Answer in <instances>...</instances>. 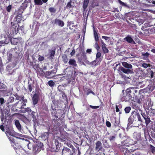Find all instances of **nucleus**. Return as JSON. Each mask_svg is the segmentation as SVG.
I'll use <instances>...</instances> for the list:
<instances>
[{
    "mask_svg": "<svg viewBox=\"0 0 155 155\" xmlns=\"http://www.w3.org/2000/svg\"><path fill=\"white\" fill-rule=\"evenodd\" d=\"M67 6L69 7H71V5L70 2H69L68 3Z\"/></svg>",
    "mask_w": 155,
    "mask_h": 155,
    "instance_id": "nucleus-60",
    "label": "nucleus"
},
{
    "mask_svg": "<svg viewBox=\"0 0 155 155\" xmlns=\"http://www.w3.org/2000/svg\"><path fill=\"white\" fill-rule=\"evenodd\" d=\"M48 84L49 86L52 87L54 86L55 83L52 81H50L48 82Z\"/></svg>",
    "mask_w": 155,
    "mask_h": 155,
    "instance_id": "nucleus-40",
    "label": "nucleus"
},
{
    "mask_svg": "<svg viewBox=\"0 0 155 155\" xmlns=\"http://www.w3.org/2000/svg\"><path fill=\"white\" fill-rule=\"evenodd\" d=\"M89 2V0H84L83 5V8L84 11H85L86 9L87 8Z\"/></svg>",
    "mask_w": 155,
    "mask_h": 155,
    "instance_id": "nucleus-26",
    "label": "nucleus"
},
{
    "mask_svg": "<svg viewBox=\"0 0 155 155\" xmlns=\"http://www.w3.org/2000/svg\"><path fill=\"white\" fill-rule=\"evenodd\" d=\"M16 21L18 22H19L22 20V17L21 16H18L16 17Z\"/></svg>",
    "mask_w": 155,
    "mask_h": 155,
    "instance_id": "nucleus-45",
    "label": "nucleus"
},
{
    "mask_svg": "<svg viewBox=\"0 0 155 155\" xmlns=\"http://www.w3.org/2000/svg\"><path fill=\"white\" fill-rule=\"evenodd\" d=\"M123 94L121 96V100L122 101H130L132 97L130 95L131 91L130 89H127L125 91H123Z\"/></svg>",
    "mask_w": 155,
    "mask_h": 155,
    "instance_id": "nucleus-3",
    "label": "nucleus"
},
{
    "mask_svg": "<svg viewBox=\"0 0 155 155\" xmlns=\"http://www.w3.org/2000/svg\"><path fill=\"white\" fill-rule=\"evenodd\" d=\"M12 5H9L6 8V10L8 12H10L12 10Z\"/></svg>",
    "mask_w": 155,
    "mask_h": 155,
    "instance_id": "nucleus-43",
    "label": "nucleus"
},
{
    "mask_svg": "<svg viewBox=\"0 0 155 155\" xmlns=\"http://www.w3.org/2000/svg\"><path fill=\"white\" fill-rule=\"evenodd\" d=\"M102 58L101 56V53L100 52H97L96 55V60L97 61H98V62H100L102 60Z\"/></svg>",
    "mask_w": 155,
    "mask_h": 155,
    "instance_id": "nucleus-20",
    "label": "nucleus"
},
{
    "mask_svg": "<svg viewBox=\"0 0 155 155\" xmlns=\"http://www.w3.org/2000/svg\"><path fill=\"white\" fill-rule=\"evenodd\" d=\"M150 55V54L147 52L146 53H142L141 56L142 57V59L143 60H147Z\"/></svg>",
    "mask_w": 155,
    "mask_h": 155,
    "instance_id": "nucleus-23",
    "label": "nucleus"
},
{
    "mask_svg": "<svg viewBox=\"0 0 155 155\" xmlns=\"http://www.w3.org/2000/svg\"><path fill=\"white\" fill-rule=\"evenodd\" d=\"M21 39V38H12L11 39L10 41L12 44L16 45L18 43L20 42Z\"/></svg>",
    "mask_w": 155,
    "mask_h": 155,
    "instance_id": "nucleus-10",
    "label": "nucleus"
},
{
    "mask_svg": "<svg viewBox=\"0 0 155 155\" xmlns=\"http://www.w3.org/2000/svg\"><path fill=\"white\" fill-rule=\"evenodd\" d=\"M106 126L108 127H110L111 126L110 123L109 121H107L106 122Z\"/></svg>",
    "mask_w": 155,
    "mask_h": 155,
    "instance_id": "nucleus-50",
    "label": "nucleus"
},
{
    "mask_svg": "<svg viewBox=\"0 0 155 155\" xmlns=\"http://www.w3.org/2000/svg\"><path fill=\"white\" fill-rule=\"evenodd\" d=\"M151 1V2H149L150 3H152L153 4L155 5V1Z\"/></svg>",
    "mask_w": 155,
    "mask_h": 155,
    "instance_id": "nucleus-64",
    "label": "nucleus"
},
{
    "mask_svg": "<svg viewBox=\"0 0 155 155\" xmlns=\"http://www.w3.org/2000/svg\"><path fill=\"white\" fill-rule=\"evenodd\" d=\"M53 72L52 71H46L45 73V77L47 78H49V76Z\"/></svg>",
    "mask_w": 155,
    "mask_h": 155,
    "instance_id": "nucleus-34",
    "label": "nucleus"
},
{
    "mask_svg": "<svg viewBox=\"0 0 155 155\" xmlns=\"http://www.w3.org/2000/svg\"><path fill=\"white\" fill-rule=\"evenodd\" d=\"M141 114L144 119L147 117L146 114L142 112Z\"/></svg>",
    "mask_w": 155,
    "mask_h": 155,
    "instance_id": "nucleus-54",
    "label": "nucleus"
},
{
    "mask_svg": "<svg viewBox=\"0 0 155 155\" xmlns=\"http://www.w3.org/2000/svg\"><path fill=\"white\" fill-rule=\"evenodd\" d=\"M145 121V123L146 126H147V125L150 123L151 122V120L150 118L148 117H147L144 119Z\"/></svg>",
    "mask_w": 155,
    "mask_h": 155,
    "instance_id": "nucleus-38",
    "label": "nucleus"
},
{
    "mask_svg": "<svg viewBox=\"0 0 155 155\" xmlns=\"http://www.w3.org/2000/svg\"><path fill=\"white\" fill-rule=\"evenodd\" d=\"M94 37L95 38V40L96 41H98L99 39L97 33L94 30Z\"/></svg>",
    "mask_w": 155,
    "mask_h": 155,
    "instance_id": "nucleus-33",
    "label": "nucleus"
},
{
    "mask_svg": "<svg viewBox=\"0 0 155 155\" xmlns=\"http://www.w3.org/2000/svg\"><path fill=\"white\" fill-rule=\"evenodd\" d=\"M102 143L100 141H98L96 143L95 150L96 151H99L102 149Z\"/></svg>",
    "mask_w": 155,
    "mask_h": 155,
    "instance_id": "nucleus-14",
    "label": "nucleus"
},
{
    "mask_svg": "<svg viewBox=\"0 0 155 155\" xmlns=\"http://www.w3.org/2000/svg\"><path fill=\"white\" fill-rule=\"evenodd\" d=\"M6 70H7V72H8L7 73L9 75H10L12 74H14V69H13V68L9 66H8L7 67Z\"/></svg>",
    "mask_w": 155,
    "mask_h": 155,
    "instance_id": "nucleus-15",
    "label": "nucleus"
},
{
    "mask_svg": "<svg viewBox=\"0 0 155 155\" xmlns=\"http://www.w3.org/2000/svg\"><path fill=\"white\" fill-rule=\"evenodd\" d=\"M120 70L124 73L127 74H132L134 73L133 69H126L124 68L123 67H121L120 68Z\"/></svg>",
    "mask_w": 155,
    "mask_h": 155,
    "instance_id": "nucleus-9",
    "label": "nucleus"
},
{
    "mask_svg": "<svg viewBox=\"0 0 155 155\" xmlns=\"http://www.w3.org/2000/svg\"><path fill=\"white\" fill-rule=\"evenodd\" d=\"M153 105L152 103L150 100H148L147 102L145 103L144 104L143 106L146 109V112H147V110H149L150 108H151V106Z\"/></svg>",
    "mask_w": 155,
    "mask_h": 155,
    "instance_id": "nucleus-8",
    "label": "nucleus"
},
{
    "mask_svg": "<svg viewBox=\"0 0 155 155\" xmlns=\"http://www.w3.org/2000/svg\"><path fill=\"white\" fill-rule=\"evenodd\" d=\"M131 110V107H126L124 109V110L126 113H128Z\"/></svg>",
    "mask_w": 155,
    "mask_h": 155,
    "instance_id": "nucleus-41",
    "label": "nucleus"
},
{
    "mask_svg": "<svg viewBox=\"0 0 155 155\" xmlns=\"http://www.w3.org/2000/svg\"><path fill=\"white\" fill-rule=\"evenodd\" d=\"M147 112H150L151 116H155V110L152 107L150 108L149 110H148Z\"/></svg>",
    "mask_w": 155,
    "mask_h": 155,
    "instance_id": "nucleus-29",
    "label": "nucleus"
},
{
    "mask_svg": "<svg viewBox=\"0 0 155 155\" xmlns=\"http://www.w3.org/2000/svg\"><path fill=\"white\" fill-rule=\"evenodd\" d=\"M128 140H126L124 141L122 143V144L124 146L128 147L129 146V145H131L130 143H127V142H129L128 141ZM131 145H132V144H131Z\"/></svg>",
    "mask_w": 155,
    "mask_h": 155,
    "instance_id": "nucleus-37",
    "label": "nucleus"
},
{
    "mask_svg": "<svg viewBox=\"0 0 155 155\" xmlns=\"http://www.w3.org/2000/svg\"><path fill=\"white\" fill-rule=\"evenodd\" d=\"M84 91L85 92L86 91V94L87 95H89L90 93H92L93 94H94V93L90 89H88V90H87V91H86V88H84Z\"/></svg>",
    "mask_w": 155,
    "mask_h": 155,
    "instance_id": "nucleus-35",
    "label": "nucleus"
},
{
    "mask_svg": "<svg viewBox=\"0 0 155 155\" xmlns=\"http://www.w3.org/2000/svg\"><path fill=\"white\" fill-rule=\"evenodd\" d=\"M100 63V62H98V61H97L96 60L91 62H89L88 64L90 65L91 66L93 67L99 64Z\"/></svg>",
    "mask_w": 155,
    "mask_h": 155,
    "instance_id": "nucleus-21",
    "label": "nucleus"
},
{
    "mask_svg": "<svg viewBox=\"0 0 155 155\" xmlns=\"http://www.w3.org/2000/svg\"><path fill=\"white\" fill-rule=\"evenodd\" d=\"M49 53L50 55V58L51 59L53 58L55 54V51L53 50H50L49 51Z\"/></svg>",
    "mask_w": 155,
    "mask_h": 155,
    "instance_id": "nucleus-30",
    "label": "nucleus"
},
{
    "mask_svg": "<svg viewBox=\"0 0 155 155\" xmlns=\"http://www.w3.org/2000/svg\"><path fill=\"white\" fill-rule=\"evenodd\" d=\"M124 40L129 43H131L133 42H134L133 39L129 35H128L126 38H124Z\"/></svg>",
    "mask_w": 155,
    "mask_h": 155,
    "instance_id": "nucleus-22",
    "label": "nucleus"
},
{
    "mask_svg": "<svg viewBox=\"0 0 155 155\" xmlns=\"http://www.w3.org/2000/svg\"><path fill=\"white\" fill-rule=\"evenodd\" d=\"M133 117L134 119H135L136 117L138 119V121L142 122V120L141 118L140 114L138 111H134L132 113V115L131 117Z\"/></svg>",
    "mask_w": 155,
    "mask_h": 155,
    "instance_id": "nucleus-7",
    "label": "nucleus"
},
{
    "mask_svg": "<svg viewBox=\"0 0 155 155\" xmlns=\"http://www.w3.org/2000/svg\"><path fill=\"white\" fill-rule=\"evenodd\" d=\"M34 2L35 5H40L43 4L41 0H34Z\"/></svg>",
    "mask_w": 155,
    "mask_h": 155,
    "instance_id": "nucleus-31",
    "label": "nucleus"
},
{
    "mask_svg": "<svg viewBox=\"0 0 155 155\" xmlns=\"http://www.w3.org/2000/svg\"><path fill=\"white\" fill-rule=\"evenodd\" d=\"M55 23L56 25L61 27H63L64 25V23L63 21L59 19H56L55 20Z\"/></svg>",
    "mask_w": 155,
    "mask_h": 155,
    "instance_id": "nucleus-16",
    "label": "nucleus"
},
{
    "mask_svg": "<svg viewBox=\"0 0 155 155\" xmlns=\"http://www.w3.org/2000/svg\"><path fill=\"white\" fill-rule=\"evenodd\" d=\"M75 54V50L74 49L72 51V52L70 53L71 56H73Z\"/></svg>",
    "mask_w": 155,
    "mask_h": 155,
    "instance_id": "nucleus-59",
    "label": "nucleus"
},
{
    "mask_svg": "<svg viewBox=\"0 0 155 155\" xmlns=\"http://www.w3.org/2000/svg\"><path fill=\"white\" fill-rule=\"evenodd\" d=\"M14 100V97H10L8 100V103L7 104L6 107V108H3V110L2 109L1 104H0V108H1L2 111L1 113V120L2 121H3V120L4 119L5 116L4 114V113L5 114V116L7 115L8 116V114L9 113L10 109L9 107H8V104L10 103L13 102Z\"/></svg>",
    "mask_w": 155,
    "mask_h": 155,
    "instance_id": "nucleus-2",
    "label": "nucleus"
},
{
    "mask_svg": "<svg viewBox=\"0 0 155 155\" xmlns=\"http://www.w3.org/2000/svg\"><path fill=\"white\" fill-rule=\"evenodd\" d=\"M4 85L2 83H1L0 82V88H4Z\"/></svg>",
    "mask_w": 155,
    "mask_h": 155,
    "instance_id": "nucleus-61",
    "label": "nucleus"
},
{
    "mask_svg": "<svg viewBox=\"0 0 155 155\" xmlns=\"http://www.w3.org/2000/svg\"><path fill=\"white\" fill-rule=\"evenodd\" d=\"M0 128L3 131H5V130L4 127V126L3 125H2L0 126Z\"/></svg>",
    "mask_w": 155,
    "mask_h": 155,
    "instance_id": "nucleus-57",
    "label": "nucleus"
},
{
    "mask_svg": "<svg viewBox=\"0 0 155 155\" xmlns=\"http://www.w3.org/2000/svg\"><path fill=\"white\" fill-rule=\"evenodd\" d=\"M0 102L1 105L4 103V99L3 98H0Z\"/></svg>",
    "mask_w": 155,
    "mask_h": 155,
    "instance_id": "nucleus-56",
    "label": "nucleus"
},
{
    "mask_svg": "<svg viewBox=\"0 0 155 155\" xmlns=\"http://www.w3.org/2000/svg\"><path fill=\"white\" fill-rule=\"evenodd\" d=\"M48 133L47 132L41 134V137L44 140H45L48 138Z\"/></svg>",
    "mask_w": 155,
    "mask_h": 155,
    "instance_id": "nucleus-25",
    "label": "nucleus"
},
{
    "mask_svg": "<svg viewBox=\"0 0 155 155\" xmlns=\"http://www.w3.org/2000/svg\"><path fill=\"white\" fill-rule=\"evenodd\" d=\"M16 99L17 100H19L20 101L15 103L14 106H16L17 104H21L22 105L21 106L18 107V108L22 109L24 108V107L26 105V103L27 102V100L26 99H24L22 96H19L17 95L16 96Z\"/></svg>",
    "mask_w": 155,
    "mask_h": 155,
    "instance_id": "nucleus-4",
    "label": "nucleus"
},
{
    "mask_svg": "<svg viewBox=\"0 0 155 155\" xmlns=\"http://www.w3.org/2000/svg\"><path fill=\"white\" fill-rule=\"evenodd\" d=\"M134 138L137 140H139L141 139V134L139 133L134 132L133 134Z\"/></svg>",
    "mask_w": 155,
    "mask_h": 155,
    "instance_id": "nucleus-17",
    "label": "nucleus"
},
{
    "mask_svg": "<svg viewBox=\"0 0 155 155\" xmlns=\"http://www.w3.org/2000/svg\"><path fill=\"white\" fill-rule=\"evenodd\" d=\"M39 96L38 94H35L32 97L33 102L34 105L36 104L38 101Z\"/></svg>",
    "mask_w": 155,
    "mask_h": 155,
    "instance_id": "nucleus-12",
    "label": "nucleus"
},
{
    "mask_svg": "<svg viewBox=\"0 0 155 155\" xmlns=\"http://www.w3.org/2000/svg\"><path fill=\"white\" fill-rule=\"evenodd\" d=\"M155 87V84H153L152 86L151 84H149L148 85V87L143 89L140 90L139 91V92L140 94H141L142 93H145L147 92L148 91H152Z\"/></svg>",
    "mask_w": 155,
    "mask_h": 155,
    "instance_id": "nucleus-6",
    "label": "nucleus"
},
{
    "mask_svg": "<svg viewBox=\"0 0 155 155\" xmlns=\"http://www.w3.org/2000/svg\"><path fill=\"white\" fill-rule=\"evenodd\" d=\"M122 64L123 66L126 68L130 69H133V66L130 64L126 62H123L122 63Z\"/></svg>",
    "mask_w": 155,
    "mask_h": 155,
    "instance_id": "nucleus-11",
    "label": "nucleus"
},
{
    "mask_svg": "<svg viewBox=\"0 0 155 155\" xmlns=\"http://www.w3.org/2000/svg\"><path fill=\"white\" fill-rule=\"evenodd\" d=\"M5 133L6 134L7 136L9 139V140L12 142L14 143V140H13L12 138L10 137L8 135L12 137H16L15 135L16 133L14 131V130L12 129L11 127H6V128Z\"/></svg>",
    "mask_w": 155,
    "mask_h": 155,
    "instance_id": "nucleus-5",
    "label": "nucleus"
},
{
    "mask_svg": "<svg viewBox=\"0 0 155 155\" xmlns=\"http://www.w3.org/2000/svg\"><path fill=\"white\" fill-rule=\"evenodd\" d=\"M142 66L145 68H147L148 67H150V64L144 63L142 64Z\"/></svg>",
    "mask_w": 155,
    "mask_h": 155,
    "instance_id": "nucleus-42",
    "label": "nucleus"
},
{
    "mask_svg": "<svg viewBox=\"0 0 155 155\" xmlns=\"http://www.w3.org/2000/svg\"><path fill=\"white\" fill-rule=\"evenodd\" d=\"M120 74L121 75L122 78H123L125 80H127L128 79H130V77H127L125 75H124L122 72H120Z\"/></svg>",
    "mask_w": 155,
    "mask_h": 155,
    "instance_id": "nucleus-36",
    "label": "nucleus"
},
{
    "mask_svg": "<svg viewBox=\"0 0 155 155\" xmlns=\"http://www.w3.org/2000/svg\"><path fill=\"white\" fill-rule=\"evenodd\" d=\"M71 151L70 149L67 148V147H64V149H63L62 150V155L64 154L65 155V153L67 152L69 153Z\"/></svg>",
    "mask_w": 155,
    "mask_h": 155,
    "instance_id": "nucleus-28",
    "label": "nucleus"
},
{
    "mask_svg": "<svg viewBox=\"0 0 155 155\" xmlns=\"http://www.w3.org/2000/svg\"><path fill=\"white\" fill-rule=\"evenodd\" d=\"M115 139V136H110L109 138V140L111 141H114Z\"/></svg>",
    "mask_w": 155,
    "mask_h": 155,
    "instance_id": "nucleus-48",
    "label": "nucleus"
},
{
    "mask_svg": "<svg viewBox=\"0 0 155 155\" xmlns=\"http://www.w3.org/2000/svg\"><path fill=\"white\" fill-rule=\"evenodd\" d=\"M15 135L16 137H15L19 139L24 140V137H25L24 135L19 133H16Z\"/></svg>",
    "mask_w": 155,
    "mask_h": 155,
    "instance_id": "nucleus-24",
    "label": "nucleus"
},
{
    "mask_svg": "<svg viewBox=\"0 0 155 155\" xmlns=\"http://www.w3.org/2000/svg\"><path fill=\"white\" fill-rule=\"evenodd\" d=\"M98 41H96L94 45V47L97 50H98L100 48L98 46V43L97 42Z\"/></svg>",
    "mask_w": 155,
    "mask_h": 155,
    "instance_id": "nucleus-47",
    "label": "nucleus"
},
{
    "mask_svg": "<svg viewBox=\"0 0 155 155\" xmlns=\"http://www.w3.org/2000/svg\"><path fill=\"white\" fill-rule=\"evenodd\" d=\"M147 81H148L144 80L141 81H138L137 83L138 85V86H139L140 88H143L145 86Z\"/></svg>",
    "mask_w": 155,
    "mask_h": 155,
    "instance_id": "nucleus-18",
    "label": "nucleus"
},
{
    "mask_svg": "<svg viewBox=\"0 0 155 155\" xmlns=\"http://www.w3.org/2000/svg\"><path fill=\"white\" fill-rule=\"evenodd\" d=\"M90 107L93 109H96L98 108L99 107V106H94L91 105H90Z\"/></svg>",
    "mask_w": 155,
    "mask_h": 155,
    "instance_id": "nucleus-53",
    "label": "nucleus"
},
{
    "mask_svg": "<svg viewBox=\"0 0 155 155\" xmlns=\"http://www.w3.org/2000/svg\"><path fill=\"white\" fill-rule=\"evenodd\" d=\"M55 143L56 147V148L57 149H58V148H59V142L58 141L56 140L55 141Z\"/></svg>",
    "mask_w": 155,
    "mask_h": 155,
    "instance_id": "nucleus-49",
    "label": "nucleus"
},
{
    "mask_svg": "<svg viewBox=\"0 0 155 155\" xmlns=\"http://www.w3.org/2000/svg\"><path fill=\"white\" fill-rule=\"evenodd\" d=\"M114 125L115 126H117L118 125L120 122L119 119L116 118H114Z\"/></svg>",
    "mask_w": 155,
    "mask_h": 155,
    "instance_id": "nucleus-32",
    "label": "nucleus"
},
{
    "mask_svg": "<svg viewBox=\"0 0 155 155\" xmlns=\"http://www.w3.org/2000/svg\"><path fill=\"white\" fill-rule=\"evenodd\" d=\"M44 59V58L43 56H41L40 55L39 56L38 58V60L39 61H42Z\"/></svg>",
    "mask_w": 155,
    "mask_h": 155,
    "instance_id": "nucleus-52",
    "label": "nucleus"
},
{
    "mask_svg": "<svg viewBox=\"0 0 155 155\" xmlns=\"http://www.w3.org/2000/svg\"><path fill=\"white\" fill-rule=\"evenodd\" d=\"M102 38L103 39H104L106 40H107V41L109 40V37H106V36H102Z\"/></svg>",
    "mask_w": 155,
    "mask_h": 155,
    "instance_id": "nucleus-55",
    "label": "nucleus"
},
{
    "mask_svg": "<svg viewBox=\"0 0 155 155\" xmlns=\"http://www.w3.org/2000/svg\"><path fill=\"white\" fill-rule=\"evenodd\" d=\"M30 83V81H29L28 82V89L30 92H31L32 91V87L33 86L32 84Z\"/></svg>",
    "mask_w": 155,
    "mask_h": 155,
    "instance_id": "nucleus-39",
    "label": "nucleus"
},
{
    "mask_svg": "<svg viewBox=\"0 0 155 155\" xmlns=\"http://www.w3.org/2000/svg\"><path fill=\"white\" fill-rule=\"evenodd\" d=\"M150 149L153 153H154L155 152V147L152 145L150 146Z\"/></svg>",
    "mask_w": 155,
    "mask_h": 155,
    "instance_id": "nucleus-44",
    "label": "nucleus"
},
{
    "mask_svg": "<svg viewBox=\"0 0 155 155\" xmlns=\"http://www.w3.org/2000/svg\"><path fill=\"white\" fill-rule=\"evenodd\" d=\"M28 148L29 149H32L34 153H38L41 150L43 146V144L40 142L31 143L29 142L27 144Z\"/></svg>",
    "mask_w": 155,
    "mask_h": 155,
    "instance_id": "nucleus-1",
    "label": "nucleus"
},
{
    "mask_svg": "<svg viewBox=\"0 0 155 155\" xmlns=\"http://www.w3.org/2000/svg\"><path fill=\"white\" fill-rule=\"evenodd\" d=\"M102 48L103 52L105 53H107L108 52V50L106 46V44L103 42H101Z\"/></svg>",
    "mask_w": 155,
    "mask_h": 155,
    "instance_id": "nucleus-19",
    "label": "nucleus"
},
{
    "mask_svg": "<svg viewBox=\"0 0 155 155\" xmlns=\"http://www.w3.org/2000/svg\"><path fill=\"white\" fill-rule=\"evenodd\" d=\"M115 108H116V112H118L119 111V109L118 108V106H117V105H116Z\"/></svg>",
    "mask_w": 155,
    "mask_h": 155,
    "instance_id": "nucleus-58",
    "label": "nucleus"
},
{
    "mask_svg": "<svg viewBox=\"0 0 155 155\" xmlns=\"http://www.w3.org/2000/svg\"><path fill=\"white\" fill-rule=\"evenodd\" d=\"M49 10L51 12H55L56 11L55 9L53 8H49Z\"/></svg>",
    "mask_w": 155,
    "mask_h": 155,
    "instance_id": "nucleus-51",
    "label": "nucleus"
},
{
    "mask_svg": "<svg viewBox=\"0 0 155 155\" xmlns=\"http://www.w3.org/2000/svg\"><path fill=\"white\" fill-rule=\"evenodd\" d=\"M118 1L119 3H120L121 5H125V3L124 2H122L120 0H118Z\"/></svg>",
    "mask_w": 155,
    "mask_h": 155,
    "instance_id": "nucleus-63",
    "label": "nucleus"
},
{
    "mask_svg": "<svg viewBox=\"0 0 155 155\" xmlns=\"http://www.w3.org/2000/svg\"><path fill=\"white\" fill-rule=\"evenodd\" d=\"M25 110H22V112L24 113L26 112H31L32 111L31 110V109L30 108L28 107L25 109Z\"/></svg>",
    "mask_w": 155,
    "mask_h": 155,
    "instance_id": "nucleus-46",
    "label": "nucleus"
},
{
    "mask_svg": "<svg viewBox=\"0 0 155 155\" xmlns=\"http://www.w3.org/2000/svg\"><path fill=\"white\" fill-rule=\"evenodd\" d=\"M15 124L16 126V127H17L18 130H19V131L22 133L21 126L19 123V120H15Z\"/></svg>",
    "mask_w": 155,
    "mask_h": 155,
    "instance_id": "nucleus-13",
    "label": "nucleus"
},
{
    "mask_svg": "<svg viewBox=\"0 0 155 155\" xmlns=\"http://www.w3.org/2000/svg\"><path fill=\"white\" fill-rule=\"evenodd\" d=\"M69 64L73 66H76L77 65L76 62L74 59H70L69 61Z\"/></svg>",
    "mask_w": 155,
    "mask_h": 155,
    "instance_id": "nucleus-27",
    "label": "nucleus"
},
{
    "mask_svg": "<svg viewBox=\"0 0 155 155\" xmlns=\"http://www.w3.org/2000/svg\"><path fill=\"white\" fill-rule=\"evenodd\" d=\"M86 51L87 53H88L89 54H90L91 53V49H87V50Z\"/></svg>",
    "mask_w": 155,
    "mask_h": 155,
    "instance_id": "nucleus-62",
    "label": "nucleus"
}]
</instances>
